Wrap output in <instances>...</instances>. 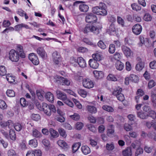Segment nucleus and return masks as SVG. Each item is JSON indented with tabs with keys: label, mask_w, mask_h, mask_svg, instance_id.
Segmentation results:
<instances>
[{
	"label": "nucleus",
	"mask_w": 156,
	"mask_h": 156,
	"mask_svg": "<svg viewBox=\"0 0 156 156\" xmlns=\"http://www.w3.org/2000/svg\"><path fill=\"white\" fill-rule=\"evenodd\" d=\"M122 91V88H121L119 87H117L112 92V94L116 97L117 95L118 96L121 93Z\"/></svg>",
	"instance_id": "obj_30"
},
{
	"label": "nucleus",
	"mask_w": 156,
	"mask_h": 156,
	"mask_svg": "<svg viewBox=\"0 0 156 156\" xmlns=\"http://www.w3.org/2000/svg\"><path fill=\"white\" fill-rule=\"evenodd\" d=\"M106 8L105 4L102 2L99 3V6L93 7L92 11L93 13H90L87 14L85 18L86 22L92 23L96 22L98 19L95 14L103 16L107 15V11Z\"/></svg>",
	"instance_id": "obj_1"
},
{
	"label": "nucleus",
	"mask_w": 156,
	"mask_h": 156,
	"mask_svg": "<svg viewBox=\"0 0 156 156\" xmlns=\"http://www.w3.org/2000/svg\"><path fill=\"white\" fill-rule=\"evenodd\" d=\"M49 132L51 136L53 138H55L58 136L59 134L58 133L52 128H50L49 129Z\"/></svg>",
	"instance_id": "obj_29"
},
{
	"label": "nucleus",
	"mask_w": 156,
	"mask_h": 156,
	"mask_svg": "<svg viewBox=\"0 0 156 156\" xmlns=\"http://www.w3.org/2000/svg\"><path fill=\"white\" fill-rule=\"evenodd\" d=\"M42 108L44 113L47 115L50 116L51 114L50 105L45 103H42Z\"/></svg>",
	"instance_id": "obj_7"
},
{
	"label": "nucleus",
	"mask_w": 156,
	"mask_h": 156,
	"mask_svg": "<svg viewBox=\"0 0 156 156\" xmlns=\"http://www.w3.org/2000/svg\"><path fill=\"white\" fill-rule=\"evenodd\" d=\"M45 98L50 102L52 103L54 100V97L53 94L48 92L46 93L45 95Z\"/></svg>",
	"instance_id": "obj_18"
},
{
	"label": "nucleus",
	"mask_w": 156,
	"mask_h": 156,
	"mask_svg": "<svg viewBox=\"0 0 156 156\" xmlns=\"http://www.w3.org/2000/svg\"><path fill=\"white\" fill-rule=\"evenodd\" d=\"M17 50L20 54V57L22 58H25V54L23 50V46L20 45H18L17 46Z\"/></svg>",
	"instance_id": "obj_20"
},
{
	"label": "nucleus",
	"mask_w": 156,
	"mask_h": 156,
	"mask_svg": "<svg viewBox=\"0 0 156 156\" xmlns=\"http://www.w3.org/2000/svg\"><path fill=\"white\" fill-rule=\"evenodd\" d=\"M80 145L81 143H74L72 146V151L73 153H74L76 152L79 149Z\"/></svg>",
	"instance_id": "obj_31"
},
{
	"label": "nucleus",
	"mask_w": 156,
	"mask_h": 156,
	"mask_svg": "<svg viewBox=\"0 0 156 156\" xmlns=\"http://www.w3.org/2000/svg\"><path fill=\"white\" fill-rule=\"evenodd\" d=\"M92 57L93 58V59L97 61H100L101 59V57L100 55L99 54H96L93 55Z\"/></svg>",
	"instance_id": "obj_56"
},
{
	"label": "nucleus",
	"mask_w": 156,
	"mask_h": 156,
	"mask_svg": "<svg viewBox=\"0 0 156 156\" xmlns=\"http://www.w3.org/2000/svg\"><path fill=\"white\" fill-rule=\"evenodd\" d=\"M77 63L79 66L81 68H84L86 66V64L85 60L81 57L77 58Z\"/></svg>",
	"instance_id": "obj_15"
},
{
	"label": "nucleus",
	"mask_w": 156,
	"mask_h": 156,
	"mask_svg": "<svg viewBox=\"0 0 156 156\" xmlns=\"http://www.w3.org/2000/svg\"><path fill=\"white\" fill-rule=\"evenodd\" d=\"M0 125L5 130H8L13 126V123L12 120H9L7 121H1Z\"/></svg>",
	"instance_id": "obj_4"
},
{
	"label": "nucleus",
	"mask_w": 156,
	"mask_h": 156,
	"mask_svg": "<svg viewBox=\"0 0 156 156\" xmlns=\"http://www.w3.org/2000/svg\"><path fill=\"white\" fill-rule=\"evenodd\" d=\"M144 66V63L143 62H139L136 66V69L138 71H141Z\"/></svg>",
	"instance_id": "obj_27"
},
{
	"label": "nucleus",
	"mask_w": 156,
	"mask_h": 156,
	"mask_svg": "<svg viewBox=\"0 0 156 156\" xmlns=\"http://www.w3.org/2000/svg\"><path fill=\"white\" fill-rule=\"evenodd\" d=\"M37 54L42 58H46L47 55L44 49L42 47H39L37 50Z\"/></svg>",
	"instance_id": "obj_12"
},
{
	"label": "nucleus",
	"mask_w": 156,
	"mask_h": 156,
	"mask_svg": "<svg viewBox=\"0 0 156 156\" xmlns=\"http://www.w3.org/2000/svg\"><path fill=\"white\" fill-rule=\"evenodd\" d=\"M29 58L35 65H38L39 63L38 58L37 55L34 53H31L29 55Z\"/></svg>",
	"instance_id": "obj_5"
},
{
	"label": "nucleus",
	"mask_w": 156,
	"mask_h": 156,
	"mask_svg": "<svg viewBox=\"0 0 156 156\" xmlns=\"http://www.w3.org/2000/svg\"><path fill=\"white\" fill-rule=\"evenodd\" d=\"M82 83L83 87L87 88H92L94 86V84L93 82L89 79H83Z\"/></svg>",
	"instance_id": "obj_6"
},
{
	"label": "nucleus",
	"mask_w": 156,
	"mask_h": 156,
	"mask_svg": "<svg viewBox=\"0 0 156 156\" xmlns=\"http://www.w3.org/2000/svg\"><path fill=\"white\" fill-rule=\"evenodd\" d=\"M107 78L108 80L110 81H115L117 80V79L115 75L112 74H109Z\"/></svg>",
	"instance_id": "obj_40"
},
{
	"label": "nucleus",
	"mask_w": 156,
	"mask_h": 156,
	"mask_svg": "<svg viewBox=\"0 0 156 156\" xmlns=\"http://www.w3.org/2000/svg\"><path fill=\"white\" fill-rule=\"evenodd\" d=\"M143 152V149L140 147H139L137 149L136 151L135 156H138L142 154Z\"/></svg>",
	"instance_id": "obj_49"
},
{
	"label": "nucleus",
	"mask_w": 156,
	"mask_h": 156,
	"mask_svg": "<svg viewBox=\"0 0 156 156\" xmlns=\"http://www.w3.org/2000/svg\"><path fill=\"white\" fill-rule=\"evenodd\" d=\"M73 101L75 103V105L78 108L81 109L82 108V105L79 101H77L75 99H73Z\"/></svg>",
	"instance_id": "obj_59"
},
{
	"label": "nucleus",
	"mask_w": 156,
	"mask_h": 156,
	"mask_svg": "<svg viewBox=\"0 0 156 156\" xmlns=\"http://www.w3.org/2000/svg\"><path fill=\"white\" fill-rule=\"evenodd\" d=\"M20 54L18 51L12 49L9 52V58L12 62H17L19 59Z\"/></svg>",
	"instance_id": "obj_3"
},
{
	"label": "nucleus",
	"mask_w": 156,
	"mask_h": 156,
	"mask_svg": "<svg viewBox=\"0 0 156 156\" xmlns=\"http://www.w3.org/2000/svg\"><path fill=\"white\" fill-rule=\"evenodd\" d=\"M107 149L109 151L112 150L114 148V144L112 143L110 144H107L106 145Z\"/></svg>",
	"instance_id": "obj_58"
},
{
	"label": "nucleus",
	"mask_w": 156,
	"mask_h": 156,
	"mask_svg": "<svg viewBox=\"0 0 156 156\" xmlns=\"http://www.w3.org/2000/svg\"><path fill=\"white\" fill-rule=\"evenodd\" d=\"M6 70L4 66H0V75L1 76H4L6 75Z\"/></svg>",
	"instance_id": "obj_35"
},
{
	"label": "nucleus",
	"mask_w": 156,
	"mask_h": 156,
	"mask_svg": "<svg viewBox=\"0 0 156 156\" xmlns=\"http://www.w3.org/2000/svg\"><path fill=\"white\" fill-rule=\"evenodd\" d=\"M64 102L65 104L69 106L73 107L74 105L73 103L69 99H68L67 98V99H66L64 101Z\"/></svg>",
	"instance_id": "obj_57"
},
{
	"label": "nucleus",
	"mask_w": 156,
	"mask_h": 156,
	"mask_svg": "<svg viewBox=\"0 0 156 156\" xmlns=\"http://www.w3.org/2000/svg\"><path fill=\"white\" fill-rule=\"evenodd\" d=\"M117 100L121 101H124L125 99V97L124 95L122 93L119 94V95H117L116 97Z\"/></svg>",
	"instance_id": "obj_62"
},
{
	"label": "nucleus",
	"mask_w": 156,
	"mask_h": 156,
	"mask_svg": "<svg viewBox=\"0 0 156 156\" xmlns=\"http://www.w3.org/2000/svg\"><path fill=\"white\" fill-rule=\"evenodd\" d=\"M52 58L54 62L56 64H58L61 59L60 56L58 52L55 51L52 53Z\"/></svg>",
	"instance_id": "obj_13"
},
{
	"label": "nucleus",
	"mask_w": 156,
	"mask_h": 156,
	"mask_svg": "<svg viewBox=\"0 0 156 156\" xmlns=\"http://www.w3.org/2000/svg\"><path fill=\"white\" fill-rule=\"evenodd\" d=\"M100 29L92 24H87L83 30L84 33L91 32L97 35L100 33Z\"/></svg>",
	"instance_id": "obj_2"
},
{
	"label": "nucleus",
	"mask_w": 156,
	"mask_h": 156,
	"mask_svg": "<svg viewBox=\"0 0 156 156\" xmlns=\"http://www.w3.org/2000/svg\"><path fill=\"white\" fill-rule=\"evenodd\" d=\"M58 144L62 148L67 147V144L63 140H60L58 142Z\"/></svg>",
	"instance_id": "obj_41"
},
{
	"label": "nucleus",
	"mask_w": 156,
	"mask_h": 156,
	"mask_svg": "<svg viewBox=\"0 0 156 156\" xmlns=\"http://www.w3.org/2000/svg\"><path fill=\"white\" fill-rule=\"evenodd\" d=\"M93 73L95 77L97 79H100L103 76V73L102 71L95 70L93 71Z\"/></svg>",
	"instance_id": "obj_24"
},
{
	"label": "nucleus",
	"mask_w": 156,
	"mask_h": 156,
	"mask_svg": "<svg viewBox=\"0 0 156 156\" xmlns=\"http://www.w3.org/2000/svg\"><path fill=\"white\" fill-rule=\"evenodd\" d=\"M81 150L83 153L85 155H87L90 152V149L87 146H82L81 148Z\"/></svg>",
	"instance_id": "obj_21"
},
{
	"label": "nucleus",
	"mask_w": 156,
	"mask_h": 156,
	"mask_svg": "<svg viewBox=\"0 0 156 156\" xmlns=\"http://www.w3.org/2000/svg\"><path fill=\"white\" fill-rule=\"evenodd\" d=\"M56 94L57 98L59 99L64 101L67 99L66 94L60 90H57L56 91Z\"/></svg>",
	"instance_id": "obj_11"
},
{
	"label": "nucleus",
	"mask_w": 156,
	"mask_h": 156,
	"mask_svg": "<svg viewBox=\"0 0 156 156\" xmlns=\"http://www.w3.org/2000/svg\"><path fill=\"white\" fill-rule=\"evenodd\" d=\"M74 78L77 80H80L83 79V76L80 72H78L74 75Z\"/></svg>",
	"instance_id": "obj_53"
},
{
	"label": "nucleus",
	"mask_w": 156,
	"mask_h": 156,
	"mask_svg": "<svg viewBox=\"0 0 156 156\" xmlns=\"http://www.w3.org/2000/svg\"><path fill=\"white\" fill-rule=\"evenodd\" d=\"M137 117L142 119H147V113L141 110L136 112Z\"/></svg>",
	"instance_id": "obj_14"
},
{
	"label": "nucleus",
	"mask_w": 156,
	"mask_h": 156,
	"mask_svg": "<svg viewBox=\"0 0 156 156\" xmlns=\"http://www.w3.org/2000/svg\"><path fill=\"white\" fill-rule=\"evenodd\" d=\"M102 108L104 110L109 112H112L114 111L113 108L108 105H104L102 106Z\"/></svg>",
	"instance_id": "obj_42"
},
{
	"label": "nucleus",
	"mask_w": 156,
	"mask_h": 156,
	"mask_svg": "<svg viewBox=\"0 0 156 156\" xmlns=\"http://www.w3.org/2000/svg\"><path fill=\"white\" fill-rule=\"evenodd\" d=\"M20 103L21 105L23 107H26L28 105L25 99L24 98H22L20 99Z\"/></svg>",
	"instance_id": "obj_39"
},
{
	"label": "nucleus",
	"mask_w": 156,
	"mask_h": 156,
	"mask_svg": "<svg viewBox=\"0 0 156 156\" xmlns=\"http://www.w3.org/2000/svg\"><path fill=\"white\" fill-rule=\"evenodd\" d=\"M9 136L11 139L15 140L16 139V136L15 130L13 129H11L9 131Z\"/></svg>",
	"instance_id": "obj_26"
},
{
	"label": "nucleus",
	"mask_w": 156,
	"mask_h": 156,
	"mask_svg": "<svg viewBox=\"0 0 156 156\" xmlns=\"http://www.w3.org/2000/svg\"><path fill=\"white\" fill-rule=\"evenodd\" d=\"M55 77L57 81H59L61 83H63L62 85H65L67 86H69L70 85V82L69 80L67 79L58 75L56 76Z\"/></svg>",
	"instance_id": "obj_10"
},
{
	"label": "nucleus",
	"mask_w": 156,
	"mask_h": 156,
	"mask_svg": "<svg viewBox=\"0 0 156 156\" xmlns=\"http://www.w3.org/2000/svg\"><path fill=\"white\" fill-rule=\"evenodd\" d=\"M124 128L126 131H129L132 129V127L128 123H125L124 125Z\"/></svg>",
	"instance_id": "obj_54"
},
{
	"label": "nucleus",
	"mask_w": 156,
	"mask_h": 156,
	"mask_svg": "<svg viewBox=\"0 0 156 156\" xmlns=\"http://www.w3.org/2000/svg\"><path fill=\"white\" fill-rule=\"evenodd\" d=\"M115 66L116 69L120 71L122 70L124 67V64L119 61L116 62Z\"/></svg>",
	"instance_id": "obj_22"
},
{
	"label": "nucleus",
	"mask_w": 156,
	"mask_h": 156,
	"mask_svg": "<svg viewBox=\"0 0 156 156\" xmlns=\"http://www.w3.org/2000/svg\"><path fill=\"white\" fill-rule=\"evenodd\" d=\"M23 27L27 29H29V27L27 25L23 23H21L15 26L14 28L16 31H19Z\"/></svg>",
	"instance_id": "obj_19"
},
{
	"label": "nucleus",
	"mask_w": 156,
	"mask_h": 156,
	"mask_svg": "<svg viewBox=\"0 0 156 156\" xmlns=\"http://www.w3.org/2000/svg\"><path fill=\"white\" fill-rule=\"evenodd\" d=\"M29 144L31 147H36L37 145V140L35 139H34L29 140Z\"/></svg>",
	"instance_id": "obj_38"
},
{
	"label": "nucleus",
	"mask_w": 156,
	"mask_h": 156,
	"mask_svg": "<svg viewBox=\"0 0 156 156\" xmlns=\"http://www.w3.org/2000/svg\"><path fill=\"white\" fill-rule=\"evenodd\" d=\"M60 135L64 138H65L67 136L65 130L62 128H60L58 130Z\"/></svg>",
	"instance_id": "obj_50"
},
{
	"label": "nucleus",
	"mask_w": 156,
	"mask_h": 156,
	"mask_svg": "<svg viewBox=\"0 0 156 156\" xmlns=\"http://www.w3.org/2000/svg\"><path fill=\"white\" fill-rule=\"evenodd\" d=\"M31 118L34 120L38 121L40 119L41 117L38 114H33L31 115Z\"/></svg>",
	"instance_id": "obj_55"
},
{
	"label": "nucleus",
	"mask_w": 156,
	"mask_h": 156,
	"mask_svg": "<svg viewBox=\"0 0 156 156\" xmlns=\"http://www.w3.org/2000/svg\"><path fill=\"white\" fill-rule=\"evenodd\" d=\"M88 111L92 113H95L97 112L96 108L94 106L89 105L88 106Z\"/></svg>",
	"instance_id": "obj_33"
},
{
	"label": "nucleus",
	"mask_w": 156,
	"mask_h": 156,
	"mask_svg": "<svg viewBox=\"0 0 156 156\" xmlns=\"http://www.w3.org/2000/svg\"><path fill=\"white\" fill-rule=\"evenodd\" d=\"M36 94L38 99L42 101L43 100V96L41 92L39 90H37L36 91Z\"/></svg>",
	"instance_id": "obj_51"
},
{
	"label": "nucleus",
	"mask_w": 156,
	"mask_h": 156,
	"mask_svg": "<svg viewBox=\"0 0 156 156\" xmlns=\"http://www.w3.org/2000/svg\"><path fill=\"white\" fill-rule=\"evenodd\" d=\"M83 124L81 122H77L75 124L76 129L78 130H81L83 126Z\"/></svg>",
	"instance_id": "obj_47"
},
{
	"label": "nucleus",
	"mask_w": 156,
	"mask_h": 156,
	"mask_svg": "<svg viewBox=\"0 0 156 156\" xmlns=\"http://www.w3.org/2000/svg\"><path fill=\"white\" fill-rule=\"evenodd\" d=\"M150 67L153 69H156V61L154 60L150 62L149 64Z\"/></svg>",
	"instance_id": "obj_63"
},
{
	"label": "nucleus",
	"mask_w": 156,
	"mask_h": 156,
	"mask_svg": "<svg viewBox=\"0 0 156 156\" xmlns=\"http://www.w3.org/2000/svg\"><path fill=\"white\" fill-rule=\"evenodd\" d=\"M7 105L4 101L2 100H0V108L2 109H6Z\"/></svg>",
	"instance_id": "obj_44"
},
{
	"label": "nucleus",
	"mask_w": 156,
	"mask_h": 156,
	"mask_svg": "<svg viewBox=\"0 0 156 156\" xmlns=\"http://www.w3.org/2000/svg\"><path fill=\"white\" fill-rule=\"evenodd\" d=\"M15 130L17 131H20L22 129V125L19 123H17L14 126Z\"/></svg>",
	"instance_id": "obj_60"
},
{
	"label": "nucleus",
	"mask_w": 156,
	"mask_h": 156,
	"mask_svg": "<svg viewBox=\"0 0 156 156\" xmlns=\"http://www.w3.org/2000/svg\"><path fill=\"white\" fill-rule=\"evenodd\" d=\"M151 101L153 103L156 100V94L154 92L152 91L151 93Z\"/></svg>",
	"instance_id": "obj_64"
},
{
	"label": "nucleus",
	"mask_w": 156,
	"mask_h": 156,
	"mask_svg": "<svg viewBox=\"0 0 156 156\" xmlns=\"http://www.w3.org/2000/svg\"><path fill=\"white\" fill-rule=\"evenodd\" d=\"M115 30L116 28L114 24L112 23L107 29V32L109 34H111L112 33L115 32Z\"/></svg>",
	"instance_id": "obj_25"
},
{
	"label": "nucleus",
	"mask_w": 156,
	"mask_h": 156,
	"mask_svg": "<svg viewBox=\"0 0 156 156\" xmlns=\"http://www.w3.org/2000/svg\"><path fill=\"white\" fill-rule=\"evenodd\" d=\"M70 117L72 119L75 121L78 120L80 118L79 114L76 113H74L73 115H71Z\"/></svg>",
	"instance_id": "obj_48"
},
{
	"label": "nucleus",
	"mask_w": 156,
	"mask_h": 156,
	"mask_svg": "<svg viewBox=\"0 0 156 156\" xmlns=\"http://www.w3.org/2000/svg\"><path fill=\"white\" fill-rule=\"evenodd\" d=\"M131 6L133 9L137 11L140 10L141 9L140 6L138 5L135 3L132 4L131 5Z\"/></svg>",
	"instance_id": "obj_36"
},
{
	"label": "nucleus",
	"mask_w": 156,
	"mask_h": 156,
	"mask_svg": "<svg viewBox=\"0 0 156 156\" xmlns=\"http://www.w3.org/2000/svg\"><path fill=\"white\" fill-rule=\"evenodd\" d=\"M0 144L2 145L3 147L5 148L7 147L8 144L7 142L5 141L0 137Z\"/></svg>",
	"instance_id": "obj_46"
},
{
	"label": "nucleus",
	"mask_w": 156,
	"mask_h": 156,
	"mask_svg": "<svg viewBox=\"0 0 156 156\" xmlns=\"http://www.w3.org/2000/svg\"><path fill=\"white\" fill-rule=\"evenodd\" d=\"M6 94L9 97H14L15 95L14 91L12 90H7Z\"/></svg>",
	"instance_id": "obj_43"
},
{
	"label": "nucleus",
	"mask_w": 156,
	"mask_h": 156,
	"mask_svg": "<svg viewBox=\"0 0 156 156\" xmlns=\"http://www.w3.org/2000/svg\"><path fill=\"white\" fill-rule=\"evenodd\" d=\"M142 29V26L139 24H137L133 27L132 30L134 34L136 35H138L140 33Z\"/></svg>",
	"instance_id": "obj_8"
},
{
	"label": "nucleus",
	"mask_w": 156,
	"mask_h": 156,
	"mask_svg": "<svg viewBox=\"0 0 156 156\" xmlns=\"http://www.w3.org/2000/svg\"><path fill=\"white\" fill-rule=\"evenodd\" d=\"M144 20L146 21H151V20L152 17L150 14L147 13L144 15L143 18Z\"/></svg>",
	"instance_id": "obj_45"
},
{
	"label": "nucleus",
	"mask_w": 156,
	"mask_h": 156,
	"mask_svg": "<svg viewBox=\"0 0 156 156\" xmlns=\"http://www.w3.org/2000/svg\"><path fill=\"white\" fill-rule=\"evenodd\" d=\"M79 9L81 12H86L88 11L89 7L86 5L81 4L79 5Z\"/></svg>",
	"instance_id": "obj_23"
},
{
	"label": "nucleus",
	"mask_w": 156,
	"mask_h": 156,
	"mask_svg": "<svg viewBox=\"0 0 156 156\" xmlns=\"http://www.w3.org/2000/svg\"><path fill=\"white\" fill-rule=\"evenodd\" d=\"M89 64L91 68L94 69H97L99 66V64L97 61L92 59L89 60Z\"/></svg>",
	"instance_id": "obj_16"
},
{
	"label": "nucleus",
	"mask_w": 156,
	"mask_h": 156,
	"mask_svg": "<svg viewBox=\"0 0 156 156\" xmlns=\"http://www.w3.org/2000/svg\"><path fill=\"white\" fill-rule=\"evenodd\" d=\"M121 49L126 57H130L133 55V52L128 47L123 45L121 47Z\"/></svg>",
	"instance_id": "obj_9"
},
{
	"label": "nucleus",
	"mask_w": 156,
	"mask_h": 156,
	"mask_svg": "<svg viewBox=\"0 0 156 156\" xmlns=\"http://www.w3.org/2000/svg\"><path fill=\"white\" fill-rule=\"evenodd\" d=\"M122 154L124 156H131L132 155V149L128 147L122 151Z\"/></svg>",
	"instance_id": "obj_17"
},
{
	"label": "nucleus",
	"mask_w": 156,
	"mask_h": 156,
	"mask_svg": "<svg viewBox=\"0 0 156 156\" xmlns=\"http://www.w3.org/2000/svg\"><path fill=\"white\" fill-rule=\"evenodd\" d=\"M32 135L34 137L36 138H40L42 136L41 133L36 129L33 130Z\"/></svg>",
	"instance_id": "obj_28"
},
{
	"label": "nucleus",
	"mask_w": 156,
	"mask_h": 156,
	"mask_svg": "<svg viewBox=\"0 0 156 156\" xmlns=\"http://www.w3.org/2000/svg\"><path fill=\"white\" fill-rule=\"evenodd\" d=\"M147 118L148 117H150L153 119H154L156 118V114L155 112L151 110L148 113H147Z\"/></svg>",
	"instance_id": "obj_32"
},
{
	"label": "nucleus",
	"mask_w": 156,
	"mask_h": 156,
	"mask_svg": "<svg viewBox=\"0 0 156 156\" xmlns=\"http://www.w3.org/2000/svg\"><path fill=\"white\" fill-rule=\"evenodd\" d=\"M155 83L153 80H150L148 83V87L149 89H151L155 85Z\"/></svg>",
	"instance_id": "obj_61"
},
{
	"label": "nucleus",
	"mask_w": 156,
	"mask_h": 156,
	"mask_svg": "<svg viewBox=\"0 0 156 156\" xmlns=\"http://www.w3.org/2000/svg\"><path fill=\"white\" fill-rule=\"evenodd\" d=\"M138 77L137 76L134 74H132L130 75V81L134 82H136L138 81Z\"/></svg>",
	"instance_id": "obj_52"
},
{
	"label": "nucleus",
	"mask_w": 156,
	"mask_h": 156,
	"mask_svg": "<svg viewBox=\"0 0 156 156\" xmlns=\"http://www.w3.org/2000/svg\"><path fill=\"white\" fill-rule=\"evenodd\" d=\"M115 51V47L114 44H111L109 45L108 51L110 54H113Z\"/></svg>",
	"instance_id": "obj_34"
},
{
	"label": "nucleus",
	"mask_w": 156,
	"mask_h": 156,
	"mask_svg": "<svg viewBox=\"0 0 156 156\" xmlns=\"http://www.w3.org/2000/svg\"><path fill=\"white\" fill-rule=\"evenodd\" d=\"M98 46L102 49H105L106 48L105 44L101 40H100L98 43Z\"/></svg>",
	"instance_id": "obj_37"
}]
</instances>
